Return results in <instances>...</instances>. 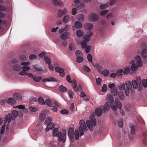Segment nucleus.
Returning <instances> with one entry per match:
<instances>
[{
	"label": "nucleus",
	"instance_id": "1",
	"mask_svg": "<svg viewBox=\"0 0 147 147\" xmlns=\"http://www.w3.org/2000/svg\"><path fill=\"white\" fill-rule=\"evenodd\" d=\"M48 127L51 129L54 128L52 132L53 136H54L58 137V139L59 141H62L64 143L66 139V132L65 134L64 133L63 135L62 133L59 132L58 130V125L57 124L54 125V123L52 122L50 123L47 125Z\"/></svg>",
	"mask_w": 147,
	"mask_h": 147
},
{
	"label": "nucleus",
	"instance_id": "2",
	"mask_svg": "<svg viewBox=\"0 0 147 147\" xmlns=\"http://www.w3.org/2000/svg\"><path fill=\"white\" fill-rule=\"evenodd\" d=\"M107 100L111 101L110 105L111 109L113 111H116L117 110V108L119 109L122 108V105L120 101V100L118 98H115V102L114 101V98L113 96L110 94H108L107 95Z\"/></svg>",
	"mask_w": 147,
	"mask_h": 147
},
{
	"label": "nucleus",
	"instance_id": "3",
	"mask_svg": "<svg viewBox=\"0 0 147 147\" xmlns=\"http://www.w3.org/2000/svg\"><path fill=\"white\" fill-rule=\"evenodd\" d=\"M87 126L90 131H93V126H95L96 125V120L94 116L90 117V120H88L86 122Z\"/></svg>",
	"mask_w": 147,
	"mask_h": 147
},
{
	"label": "nucleus",
	"instance_id": "4",
	"mask_svg": "<svg viewBox=\"0 0 147 147\" xmlns=\"http://www.w3.org/2000/svg\"><path fill=\"white\" fill-rule=\"evenodd\" d=\"M89 20L92 22L96 21L99 19L98 15L95 13H91L89 16Z\"/></svg>",
	"mask_w": 147,
	"mask_h": 147
},
{
	"label": "nucleus",
	"instance_id": "5",
	"mask_svg": "<svg viewBox=\"0 0 147 147\" xmlns=\"http://www.w3.org/2000/svg\"><path fill=\"white\" fill-rule=\"evenodd\" d=\"M135 60L137 61L136 64L138 67H141L142 66L143 63L140 56H136L135 58Z\"/></svg>",
	"mask_w": 147,
	"mask_h": 147
},
{
	"label": "nucleus",
	"instance_id": "6",
	"mask_svg": "<svg viewBox=\"0 0 147 147\" xmlns=\"http://www.w3.org/2000/svg\"><path fill=\"white\" fill-rule=\"evenodd\" d=\"M80 126L79 127L83 128V129L84 131H87L88 129L84 120H81L80 121Z\"/></svg>",
	"mask_w": 147,
	"mask_h": 147
},
{
	"label": "nucleus",
	"instance_id": "7",
	"mask_svg": "<svg viewBox=\"0 0 147 147\" xmlns=\"http://www.w3.org/2000/svg\"><path fill=\"white\" fill-rule=\"evenodd\" d=\"M70 34L68 32H63L61 35L60 38L61 39L65 40L70 37Z\"/></svg>",
	"mask_w": 147,
	"mask_h": 147
},
{
	"label": "nucleus",
	"instance_id": "8",
	"mask_svg": "<svg viewBox=\"0 0 147 147\" xmlns=\"http://www.w3.org/2000/svg\"><path fill=\"white\" fill-rule=\"evenodd\" d=\"M143 136L144 139L142 140V143L146 147H147V131L143 133Z\"/></svg>",
	"mask_w": 147,
	"mask_h": 147
},
{
	"label": "nucleus",
	"instance_id": "9",
	"mask_svg": "<svg viewBox=\"0 0 147 147\" xmlns=\"http://www.w3.org/2000/svg\"><path fill=\"white\" fill-rule=\"evenodd\" d=\"M75 7L78 9H81L85 7L84 4L82 3H76Z\"/></svg>",
	"mask_w": 147,
	"mask_h": 147
},
{
	"label": "nucleus",
	"instance_id": "10",
	"mask_svg": "<svg viewBox=\"0 0 147 147\" xmlns=\"http://www.w3.org/2000/svg\"><path fill=\"white\" fill-rule=\"evenodd\" d=\"M93 24L90 23L86 24L85 26V29L88 30H91L93 28Z\"/></svg>",
	"mask_w": 147,
	"mask_h": 147
},
{
	"label": "nucleus",
	"instance_id": "11",
	"mask_svg": "<svg viewBox=\"0 0 147 147\" xmlns=\"http://www.w3.org/2000/svg\"><path fill=\"white\" fill-rule=\"evenodd\" d=\"M59 91L63 93L67 91V89L63 85L60 86L59 87Z\"/></svg>",
	"mask_w": 147,
	"mask_h": 147
},
{
	"label": "nucleus",
	"instance_id": "12",
	"mask_svg": "<svg viewBox=\"0 0 147 147\" xmlns=\"http://www.w3.org/2000/svg\"><path fill=\"white\" fill-rule=\"evenodd\" d=\"M7 102L10 104L13 105L16 102V101L13 98H9L7 99Z\"/></svg>",
	"mask_w": 147,
	"mask_h": 147
},
{
	"label": "nucleus",
	"instance_id": "13",
	"mask_svg": "<svg viewBox=\"0 0 147 147\" xmlns=\"http://www.w3.org/2000/svg\"><path fill=\"white\" fill-rule=\"evenodd\" d=\"M141 56L144 59H146L147 58V51L146 49H143L141 53Z\"/></svg>",
	"mask_w": 147,
	"mask_h": 147
},
{
	"label": "nucleus",
	"instance_id": "14",
	"mask_svg": "<svg viewBox=\"0 0 147 147\" xmlns=\"http://www.w3.org/2000/svg\"><path fill=\"white\" fill-rule=\"evenodd\" d=\"M119 98L121 100H123L124 98V92L121 91H119L118 93Z\"/></svg>",
	"mask_w": 147,
	"mask_h": 147
},
{
	"label": "nucleus",
	"instance_id": "15",
	"mask_svg": "<svg viewBox=\"0 0 147 147\" xmlns=\"http://www.w3.org/2000/svg\"><path fill=\"white\" fill-rule=\"evenodd\" d=\"M95 113L98 116H100L102 115V110L100 108H98L95 110Z\"/></svg>",
	"mask_w": 147,
	"mask_h": 147
},
{
	"label": "nucleus",
	"instance_id": "16",
	"mask_svg": "<svg viewBox=\"0 0 147 147\" xmlns=\"http://www.w3.org/2000/svg\"><path fill=\"white\" fill-rule=\"evenodd\" d=\"M75 27L76 28H80L82 27V24L78 21H76L75 22Z\"/></svg>",
	"mask_w": 147,
	"mask_h": 147
},
{
	"label": "nucleus",
	"instance_id": "17",
	"mask_svg": "<svg viewBox=\"0 0 147 147\" xmlns=\"http://www.w3.org/2000/svg\"><path fill=\"white\" fill-rule=\"evenodd\" d=\"M13 96L15 98L18 100H20L21 99V96L19 93H15L14 94H13Z\"/></svg>",
	"mask_w": 147,
	"mask_h": 147
},
{
	"label": "nucleus",
	"instance_id": "18",
	"mask_svg": "<svg viewBox=\"0 0 147 147\" xmlns=\"http://www.w3.org/2000/svg\"><path fill=\"white\" fill-rule=\"evenodd\" d=\"M74 130L70 127L69 129L68 134L69 137L74 136Z\"/></svg>",
	"mask_w": 147,
	"mask_h": 147
},
{
	"label": "nucleus",
	"instance_id": "19",
	"mask_svg": "<svg viewBox=\"0 0 147 147\" xmlns=\"http://www.w3.org/2000/svg\"><path fill=\"white\" fill-rule=\"evenodd\" d=\"M76 34L78 37H81L83 35L84 33L81 30H78L76 31Z\"/></svg>",
	"mask_w": 147,
	"mask_h": 147
},
{
	"label": "nucleus",
	"instance_id": "20",
	"mask_svg": "<svg viewBox=\"0 0 147 147\" xmlns=\"http://www.w3.org/2000/svg\"><path fill=\"white\" fill-rule=\"evenodd\" d=\"M13 68L14 70L18 71L20 70L22 67H21L20 65L16 64L13 66Z\"/></svg>",
	"mask_w": 147,
	"mask_h": 147
},
{
	"label": "nucleus",
	"instance_id": "21",
	"mask_svg": "<svg viewBox=\"0 0 147 147\" xmlns=\"http://www.w3.org/2000/svg\"><path fill=\"white\" fill-rule=\"evenodd\" d=\"M110 104L109 102H107L104 105V110L105 111H108L110 108Z\"/></svg>",
	"mask_w": 147,
	"mask_h": 147
},
{
	"label": "nucleus",
	"instance_id": "22",
	"mask_svg": "<svg viewBox=\"0 0 147 147\" xmlns=\"http://www.w3.org/2000/svg\"><path fill=\"white\" fill-rule=\"evenodd\" d=\"M129 126L131 131V135H133L134 134L135 131L134 129V126L132 124H129Z\"/></svg>",
	"mask_w": 147,
	"mask_h": 147
},
{
	"label": "nucleus",
	"instance_id": "23",
	"mask_svg": "<svg viewBox=\"0 0 147 147\" xmlns=\"http://www.w3.org/2000/svg\"><path fill=\"white\" fill-rule=\"evenodd\" d=\"M38 103L41 105L45 104V102L43 98L41 97H39L37 100Z\"/></svg>",
	"mask_w": 147,
	"mask_h": 147
},
{
	"label": "nucleus",
	"instance_id": "24",
	"mask_svg": "<svg viewBox=\"0 0 147 147\" xmlns=\"http://www.w3.org/2000/svg\"><path fill=\"white\" fill-rule=\"evenodd\" d=\"M78 20L79 21L82 22L84 20V16L82 14H79L77 16Z\"/></svg>",
	"mask_w": 147,
	"mask_h": 147
},
{
	"label": "nucleus",
	"instance_id": "25",
	"mask_svg": "<svg viewBox=\"0 0 147 147\" xmlns=\"http://www.w3.org/2000/svg\"><path fill=\"white\" fill-rule=\"evenodd\" d=\"M83 38L84 40V41L85 42H88L90 39V36L88 35H84L83 36Z\"/></svg>",
	"mask_w": 147,
	"mask_h": 147
},
{
	"label": "nucleus",
	"instance_id": "26",
	"mask_svg": "<svg viewBox=\"0 0 147 147\" xmlns=\"http://www.w3.org/2000/svg\"><path fill=\"white\" fill-rule=\"evenodd\" d=\"M125 84L127 89H131V84L130 81H127L126 82Z\"/></svg>",
	"mask_w": 147,
	"mask_h": 147
},
{
	"label": "nucleus",
	"instance_id": "27",
	"mask_svg": "<svg viewBox=\"0 0 147 147\" xmlns=\"http://www.w3.org/2000/svg\"><path fill=\"white\" fill-rule=\"evenodd\" d=\"M112 94L115 96L117 95L118 94V90L117 88H114L111 90Z\"/></svg>",
	"mask_w": 147,
	"mask_h": 147
},
{
	"label": "nucleus",
	"instance_id": "28",
	"mask_svg": "<svg viewBox=\"0 0 147 147\" xmlns=\"http://www.w3.org/2000/svg\"><path fill=\"white\" fill-rule=\"evenodd\" d=\"M132 83L133 88L134 89L137 88L138 86V85L136 81L135 80H133Z\"/></svg>",
	"mask_w": 147,
	"mask_h": 147
},
{
	"label": "nucleus",
	"instance_id": "29",
	"mask_svg": "<svg viewBox=\"0 0 147 147\" xmlns=\"http://www.w3.org/2000/svg\"><path fill=\"white\" fill-rule=\"evenodd\" d=\"M123 71V70L122 69H119L117 71L116 73L118 74V77H122V73Z\"/></svg>",
	"mask_w": 147,
	"mask_h": 147
},
{
	"label": "nucleus",
	"instance_id": "30",
	"mask_svg": "<svg viewBox=\"0 0 147 147\" xmlns=\"http://www.w3.org/2000/svg\"><path fill=\"white\" fill-rule=\"evenodd\" d=\"M101 73L103 75L105 76H107L109 75V70L105 69L103 70V71H102Z\"/></svg>",
	"mask_w": 147,
	"mask_h": 147
},
{
	"label": "nucleus",
	"instance_id": "31",
	"mask_svg": "<svg viewBox=\"0 0 147 147\" xmlns=\"http://www.w3.org/2000/svg\"><path fill=\"white\" fill-rule=\"evenodd\" d=\"M42 79V77L37 76H34L33 78V79L36 82H40L41 80Z\"/></svg>",
	"mask_w": 147,
	"mask_h": 147
},
{
	"label": "nucleus",
	"instance_id": "32",
	"mask_svg": "<svg viewBox=\"0 0 147 147\" xmlns=\"http://www.w3.org/2000/svg\"><path fill=\"white\" fill-rule=\"evenodd\" d=\"M39 117L40 121H42L46 118V115L44 113H41Z\"/></svg>",
	"mask_w": 147,
	"mask_h": 147
},
{
	"label": "nucleus",
	"instance_id": "33",
	"mask_svg": "<svg viewBox=\"0 0 147 147\" xmlns=\"http://www.w3.org/2000/svg\"><path fill=\"white\" fill-rule=\"evenodd\" d=\"M69 21V18L68 15L65 16L63 18V21L65 23H67Z\"/></svg>",
	"mask_w": 147,
	"mask_h": 147
},
{
	"label": "nucleus",
	"instance_id": "34",
	"mask_svg": "<svg viewBox=\"0 0 147 147\" xmlns=\"http://www.w3.org/2000/svg\"><path fill=\"white\" fill-rule=\"evenodd\" d=\"M46 104L49 107H52V105L51 101L49 99H47L45 101Z\"/></svg>",
	"mask_w": 147,
	"mask_h": 147
},
{
	"label": "nucleus",
	"instance_id": "35",
	"mask_svg": "<svg viewBox=\"0 0 147 147\" xmlns=\"http://www.w3.org/2000/svg\"><path fill=\"white\" fill-rule=\"evenodd\" d=\"M51 121L52 119L50 117H47L45 121V123L46 125H48L51 122Z\"/></svg>",
	"mask_w": 147,
	"mask_h": 147
},
{
	"label": "nucleus",
	"instance_id": "36",
	"mask_svg": "<svg viewBox=\"0 0 147 147\" xmlns=\"http://www.w3.org/2000/svg\"><path fill=\"white\" fill-rule=\"evenodd\" d=\"M33 67L35 69L38 71H42L43 70L42 67H39L37 65H34Z\"/></svg>",
	"mask_w": 147,
	"mask_h": 147
},
{
	"label": "nucleus",
	"instance_id": "37",
	"mask_svg": "<svg viewBox=\"0 0 147 147\" xmlns=\"http://www.w3.org/2000/svg\"><path fill=\"white\" fill-rule=\"evenodd\" d=\"M82 68L85 71L87 72H90V68L86 65H84L83 66Z\"/></svg>",
	"mask_w": 147,
	"mask_h": 147
},
{
	"label": "nucleus",
	"instance_id": "38",
	"mask_svg": "<svg viewBox=\"0 0 147 147\" xmlns=\"http://www.w3.org/2000/svg\"><path fill=\"white\" fill-rule=\"evenodd\" d=\"M108 7V5L107 4H102L100 5V8L102 10H104Z\"/></svg>",
	"mask_w": 147,
	"mask_h": 147
},
{
	"label": "nucleus",
	"instance_id": "39",
	"mask_svg": "<svg viewBox=\"0 0 147 147\" xmlns=\"http://www.w3.org/2000/svg\"><path fill=\"white\" fill-rule=\"evenodd\" d=\"M76 61L78 63H81L84 60L83 57L81 56H78L76 58Z\"/></svg>",
	"mask_w": 147,
	"mask_h": 147
},
{
	"label": "nucleus",
	"instance_id": "40",
	"mask_svg": "<svg viewBox=\"0 0 147 147\" xmlns=\"http://www.w3.org/2000/svg\"><path fill=\"white\" fill-rule=\"evenodd\" d=\"M44 59L46 63L49 65L51 63V61L49 57L47 56H45L44 57Z\"/></svg>",
	"mask_w": 147,
	"mask_h": 147
},
{
	"label": "nucleus",
	"instance_id": "41",
	"mask_svg": "<svg viewBox=\"0 0 147 147\" xmlns=\"http://www.w3.org/2000/svg\"><path fill=\"white\" fill-rule=\"evenodd\" d=\"M131 68L132 71H136L138 69V67L135 63L132 65Z\"/></svg>",
	"mask_w": 147,
	"mask_h": 147
},
{
	"label": "nucleus",
	"instance_id": "42",
	"mask_svg": "<svg viewBox=\"0 0 147 147\" xmlns=\"http://www.w3.org/2000/svg\"><path fill=\"white\" fill-rule=\"evenodd\" d=\"M69 49L70 51H75L76 49L74 45L72 43L70 44L69 45Z\"/></svg>",
	"mask_w": 147,
	"mask_h": 147
},
{
	"label": "nucleus",
	"instance_id": "43",
	"mask_svg": "<svg viewBox=\"0 0 147 147\" xmlns=\"http://www.w3.org/2000/svg\"><path fill=\"white\" fill-rule=\"evenodd\" d=\"M68 94L70 99L72 100L73 98V92L71 90H69L68 91Z\"/></svg>",
	"mask_w": 147,
	"mask_h": 147
},
{
	"label": "nucleus",
	"instance_id": "44",
	"mask_svg": "<svg viewBox=\"0 0 147 147\" xmlns=\"http://www.w3.org/2000/svg\"><path fill=\"white\" fill-rule=\"evenodd\" d=\"M12 114L13 116L15 117H17L18 115V112L16 110H14L12 111Z\"/></svg>",
	"mask_w": 147,
	"mask_h": 147
},
{
	"label": "nucleus",
	"instance_id": "45",
	"mask_svg": "<svg viewBox=\"0 0 147 147\" xmlns=\"http://www.w3.org/2000/svg\"><path fill=\"white\" fill-rule=\"evenodd\" d=\"M7 8L6 6H4L0 4V11H3L4 10L7 11Z\"/></svg>",
	"mask_w": 147,
	"mask_h": 147
},
{
	"label": "nucleus",
	"instance_id": "46",
	"mask_svg": "<svg viewBox=\"0 0 147 147\" xmlns=\"http://www.w3.org/2000/svg\"><path fill=\"white\" fill-rule=\"evenodd\" d=\"M83 128L81 127H79V130L80 131V136L81 137L82 136L84 135V133L83 130Z\"/></svg>",
	"mask_w": 147,
	"mask_h": 147
},
{
	"label": "nucleus",
	"instance_id": "47",
	"mask_svg": "<svg viewBox=\"0 0 147 147\" xmlns=\"http://www.w3.org/2000/svg\"><path fill=\"white\" fill-rule=\"evenodd\" d=\"M91 47L90 46H87L85 48L86 52L88 53H89L91 49Z\"/></svg>",
	"mask_w": 147,
	"mask_h": 147
},
{
	"label": "nucleus",
	"instance_id": "48",
	"mask_svg": "<svg viewBox=\"0 0 147 147\" xmlns=\"http://www.w3.org/2000/svg\"><path fill=\"white\" fill-rule=\"evenodd\" d=\"M86 42H84V41H82L80 42L81 45V46L82 48L85 49L86 47L87 46L86 43Z\"/></svg>",
	"mask_w": 147,
	"mask_h": 147
},
{
	"label": "nucleus",
	"instance_id": "49",
	"mask_svg": "<svg viewBox=\"0 0 147 147\" xmlns=\"http://www.w3.org/2000/svg\"><path fill=\"white\" fill-rule=\"evenodd\" d=\"M30 102L31 103H33L34 102L36 101V98L34 97H31L30 98Z\"/></svg>",
	"mask_w": 147,
	"mask_h": 147
},
{
	"label": "nucleus",
	"instance_id": "50",
	"mask_svg": "<svg viewBox=\"0 0 147 147\" xmlns=\"http://www.w3.org/2000/svg\"><path fill=\"white\" fill-rule=\"evenodd\" d=\"M130 71V69L129 68H126L123 71L124 74L125 75L128 74Z\"/></svg>",
	"mask_w": 147,
	"mask_h": 147
},
{
	"label": "nucleus",
	"instance_id": "51",
	"mask_svg": "<svg viewBox=\"0 0 147 147\" xmlns=\"http://www.w3.org/2000/svg\"><path fill=\"white\" fill-rule=\"evenodd\" d=\"M125 85L124 83L118 86L119 89L123 90L125 89Z\"/></svg>",
	"mask_w": 147,
	"mask_h": 147
},
{
	"label": "nucleus",
	"instance_id": "52",
	"mask_svg": "<svg viewBox=\"0 0 147 147\" xmlns=\"http://www.w3.org/2000/svg\"><path fill=\"white\" fill-rule=\"evenodd\" d=\"M20 59L22 61H24L26 60V57L24 55H22L20 56Z\"/></svg>",
	"mask_w": 147,
	"mask_h": 147
},
{
	"label": "nucleus",
	"instance_id": "53",
	"mask_svg": "<svg viewBox=\"0 0 147 147\" xmlns=\"http://www.w3.org/2000/svg\"><path fill=\"white\" fill-rule=\"evenodd\" d=\"M107 89V86L105 84H103V86L102 87V88L101 90V91L102 92H106Z\"/></svg>",
	"mask_w": 147,
	"mask_h": 147
},
{
	"label": "nucleus",
	"instance_id": "54",
	"mask_svg": "<svg viewBox=\"0 0 147 147\" xmlns=\"http://www.w3.org/2000/svg\"><path fill=\"white\" fill-rule=\"evenodd\" d=\"M142 84L143 86L145 88H146L147 86V80L144 79L142 81Z\"/></svg>",
	"mask_w": 147,
	"mask_h": 147
},
{
	"label": "nucleus",
	"instance_id": "55",
	"mask_svg": "<svg viewBox=\"0 0 147 147\" xmlns=\"http://www.w3.org/2000/svg\"><path fill=\"white\" fill-rule=\"evenodd\" d=\"M63 14V11L61 9H59L58 12V17H61Z\"/></svg>",
	"mask_w": 147,
	"mask_h": 147
},
{
	"label": "nucleus",
	"instance_id": "56",
	"mask_svg": "<svg viewBox=\"0 0 147 147\" xmlns=\"http://www.w3.org/2000/svg\"><path fill=\"white\" fill-rule=\"evenodd\" d=\"M96 81L97 84L98 85H101V80L100 78L99 77L98 78H96Z\"/></svg>",
	"mask_w": 147,
	"mask_h": 147
},
{
	"label": "nucleus",
	"instance_id": "57",
	"mask_svg": "<svg viewBox=\"0 0 147 147\" xmlns=\"http://www.w3.org/2000/svg\"><path fill=\"white\" fill-rule=\"evenodd\" d=\"M87 59L90 62H92V55L90 54H89L88 55Z\"/></svg>",
	"mask_w": 147,
	"mask_h": 147
},
{
	"label": "nucleus",
	"instance_id": "58",
	"mask_svg": "<svg viewBox=\"0 0 147 147\" xmlns=\"http://www.w3.org/2000/svg\"><path fill=\"white\" fill-rule=\"evenodd\" d=\"M68 112V111L66 109L62 110L60 111L61 113L63 114H67Z\"/></svg>",
	"mask_w": 147,
	"mask_h": 147
},
{
	"label": "nucleus",
	"instance_id": "59",
	"mask_svg": "<svg viewBox=\"0 0 147 147\" xmlns=\"http://www.w3.org/2000/svg\"><path fill=\"white\" fill-rule=\"evenodd\" d=\"M50 82H57V80L55 77H49Z\"/></svg>",
	"mask_w": 147,
	"mask_h": 147
},
{
	"label": "nucleus",
	"instance_id": "60",
	"mask_svg": "<svg viewBox=\"0 0 147 147\" xmlns=\"http://www.w3.org/2000/svg\"><path fill=\"white\" fill-rule=\"evenodd\" d=\"M108 10H106L104 11H101L100 12V14L101 16H103L106 14L108 12Z\"/></svg>",
	"mask_w": 147,
	"mask_h": 147
},
{
	"label": "nucleus",
	"instance_id": "61",
	"mask_svg": "<svg viewBox=\"0 0 147 147\" xmlns=\"http://www.w3.org/2000/svg\"><path fill=\"white\" fill-rule=\"evenodd\" d=\"M96 67L99 71H100L103 68L102 66H100L98 64H97L96 65Z\"/></svg>",
	"mask_w": 147,
	"mask_h": 147
},
{
	"label": "nucleus",
	"instance_id": "62",
	"mask_svg": "<svg viewBox=\"0 0 147 147\" xmlns=\"http://www.w3.org/2000/svg\"><path fill=\"white\" fill-rule=\"evenodd\" d=\"M29 58L30 60H32L33 59H36L37 57L34 54L31 55L29 56Z\"/></svg>",
	"mask_w": 147,
	"mask_h": 147
},
{
	"label": "nucleus",
	"instance_id": "63",
	"mask_svg": "<svg viewBox=\"0 0 147 147\" xmlns=\"http://www.w3.org/2000/svg\"><path fill=\"white\" fill-rule=\"evenodd\" d=\"M118 125L119 127H122L123 126V121L122 120H120L118 122Z\"/></svg>",
	"mask_w": 147,
	"mask_h": 147
},
{
	"label": "nucleus",
	"instance_id": "64",
	"mask_svg": "<svg viewBox=\"0 0 147 147\" xmlns=\"http://www.w3.org/2000/svg\"><path fill=\"white\" fill-rule=\"evenodd\" d=\"M29 109L30 111H31L35 112L37 110V108L36 107H29Z\"/></svg>",
	"mask_w": 147,
	"mask_h": 147
}]
</instances>
